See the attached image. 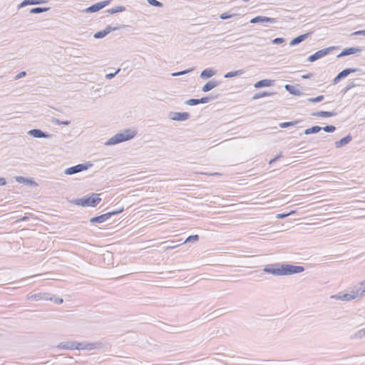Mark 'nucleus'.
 <instances>
[{"label":"nucleus","mask_w":365,"mask_h":365,"mask_svg":"<svg viewBox=\"0 0 365 365\" xmlns=\"http://www.w3.org/2000/svg\"><path fill=\"white\" fill-rule=\"evenodd\" d=\"M304 269L303 266L279 262L266 264L263 268L264 272L274 276L292 275L301 273L304 272Z\"/></svg>","instance_id":"nucleus-1"},{"label":"nucleus","mask_w":365,"mask_h":365,"mask_svg":"<svg viewBox=\"0 0 365 365\" xmlns=\"http://www.w3.org/2000/svg\"><path fill=\"white\" fill-rule=\"evenodd\" d=\"M101 202L100 194L91 192L81 198L73 199L70 201L73 205L81 207H96Z\"/></svg>","instance_id":"nucleus-2"},{"label":"nucleus","mask_w":365,"mask_h":365,"mask_svg":"<svg viewBox=\"0 0 365 365\" xmlns=\"http://www.w3.org/2000/svg\"><path fill=\"white\" fill-rule=\"evenodd\" d=\"M137 134V131L131 129H126L122 133H119L111 137L106 143L107 145H113L133 138Z\"/></svg>","instance_id":"nucleus-3"},{"label":"nucleus","mask_w":365,"mask_h":365,"mask_svg":"<svg viewBox=\"0 0 365 365\" xmlns=\"http://www.w3.org/2000/svg\"><path fill=\"white\" fill-rule=\"evenodd\" d=\"M93 166V163L91 162H87L86 163H81L78 164L74 166H71L70 168H68L65 170L64 173L66 175H73L84 170H88V168H91Z\"/></svg>","instance_id":"nucleus-4"},{"label":"nucleus","mask_w":365,"mask_h":365,"mask_svg":"<svg viewBox=\"0 0 365 365\" xmlns=\"http://www.w3.org/2000/svg\"><path fill=\"white\" fill-rule=\"evenodd\" d=\"M361 71L359 68H347L339 72L332 80V84L336 85L340 82L342 79L347 77L350 73Z\"/></svg>","instance_id":"nucleus-5"},{"label":"nucleus","mask_w":365,"mask_h":365,"mask_svg":"<svg viewBox=\"0 0 365 365\" xmlns=\"http://www.w3.org/2000/svg\"><path fill=\"white\" fill-rule=\"evenodd\" d=\"M123 27H125V25H121V26H114V27L110 25H108L106 27L105 29L96 32L93 35V37L96 39L103 38L106 36H107L109 33H110L111 31L118 30Z\"/></svg>","instance_id":"nucleus-6"},{"label":"nucleus","mask_w":365,"mask_h":365,"mask_svg":"<svg viewBox=\"0 0 365 365\" xmlns=\"http://www.w3.org/2000/svg\"><path fill=\"white\" fill-rule=\"evenodd\" d=\"M111 0H105L97 2L91 6L86 8L84 11L86 13H94L100 11L110 3Z\"/></svg>","instance_id":"nucleus-7"},{"label":"nucleus","mask_w":365,"mask_h":365,"mask_svg":"<svg viewBox=\"0 0 365 365\" xmlns=\"http://www.w3.org/2000/svg\"><path fill=\"white\" fill-rule=\"evenodd\" d=\"M190 117V115L187 112H170L168 118L172 120L175 121H185Z\"/></svg>","instance_id":"nucleus-8"},{"label":"nucleus","mask_w":365,"mask_h":365,"mask_svg":"<svg viewBox=\"0 0 365 365\" xmlns=\"http://www.w3.org/2000/svg\"><path fill=\"white\" fill-rule=\"evenodd\" d=\"M28 135L35 138H50L52 135L38 128L31 129L28 131Z\"/></svg>","instance_id":"nucleus-9"},{"label":"nucleus","mask_w":365,"mask_h":365,"mask_svg":"<svg viewBox=\"0 0 365 365\" xmlns=\"http://www.w3.org/2000/svg\"><path fill=\"white\" fill-rule=\"evenodd\" d=\"M250 22L251 24H259V23L274 24V23L277 22V19L267 17V16H257L252 18Z\"/></svg>","instance_id":"nucleus-10"},{"label":"nucleus","mask_w":365,"mask_h":365,"mask_svg":"<svg viewBox=\"0 0 365 365\" xmlns=\"http://www.w3.org/2000/svg\"><path fill=\"white\" fill-rule=\"evenodd\" d=\"M356 294H357L356 296V295L351 294L349 293V292H347V293L339 292L338 294H335V295L331 296V298H334V299H340V300H342V301L349 302V301H351L353 299H355L358 298L359 293H356Z\"/></svg>","instance_id":"nucleus-11"},{"label":"nucleus","mask_w":365,"mask_h":365,"mask_svg":"<svg viewBox=\"0 0 365 365\" xmlns=\"http://www.w3.org/2000/svg\"><path fill=\"white\" fill-rule=\"evenodd\" d=\"M362 51V48L360 47H349L344 48L341 52L337 55V58H341L344 56H349L351 54H355L359 52H361Z\"/></svg>","instance_id":"nucleus-12"},{"label":"nucleus","mask_w":365,"mask_h":365,"mask_svg":"<svg viewBox=\"0 0 365 365\" xmlns=\"http://www.w3.org/2000/svg\"><path fill=\"white\" fill-rule=\"evenodd\" d=\"M79 342L77 341H65L60 343L56 347L58 349H69V350H73V349H78V346Z\"/></svg>","instance_id":"nucleus-13"},{"label":"nucleus","mask_w":365,"mask_h":365,"mask_svg":"<svg viewBox=\"0 0 365 365\" xmlns=\"http://www.w3.org/2000/svg\"><path fill=\"white\" fill-rule=\"evenodd\" d=\"M336 46H329L327 48H324L314 53V57H316L317 60H319L327 55H329L332 51L336 49Z\"/></svg>","instance_id":"nucleus-14"},{"label":"nucleus","mask_w":365,"mask_h":365,"mask_svg":"<svg viewBox=\"0 0 365 365\" xmlns=\"http://www.w3.org/2000/svg\"><path fill=\"white\" fill-rule=\"evenodd\" d=\"M48 0H24L18 5V9L29 5H39L48 3Z\"/></svg>","instance_id":"nucleus-15"},{"label":"nucleus","mask_w":365,"mask_h":365,"mask_svg":"<svg viewBox=\"0 0 365 365\" xmlns=\"http://www.w3.org/2000/svg\"><path fill=\"white\" fill-rule=\"evenodd\" d=\"M110 219V215L107 213L102 214L96 217H93L89 220L91 224H101Z\"/></svg>","instance_id":"nucleus-16"},{"label":"nucleus","mask_w":365,"mask_h":365,"mask_svg":"<svg viewBox=\"0 0 365 365\" xmlns=\"http://www.w3.org/2000/svg\"><path fill=\"white\" fill-rule=\"evenodd\" d=\"M312 31L307 32L306 34L299 35V36L294 38L293 39L291 40V41L289 43V46H294L299 44L302 41H305L312 34Z\"/></svg>","instance_id":"nucleus-17"},{"label":"nucleus","mask_w":365,"mask_h":365,"mask_svg":"<svg viewBox=\"0 0 365 365\" xmlns=\"http://www.w3.org/2000/svg\"><path fill=\"white\" fill-rule=\"evenodd\" d=\"M274 81L271 79H262L258 81L254 84L255 88H261L264 87H270L274 85Z\"/></svg>","instance_id":"nucleus-18"},{"label":"nucleus","mask_w":365,"mask_h":365,"mask_svg":"<svg viewBox=\"0 0 365 365\" xmlns=\"http://www.w3.org/2000/svg\"><path fill=\"white\" fill-rule=\"evenodd\" d=\"M15 180L19 183H24L25 185H28L31 187L38 185V184L32 178H25L23 176H16V177H15Z\"/></svg>","instance_id":"nucleus-19"},{"label":"nucleus","mask_w":365,"mask_h":365,"mask_svg":"<svg viewBox=\"0 0 365 365\" xmlns=\"http://www.w3.org/2000/svg\"><path fill=\"white\" fill-rule=\"evenodd\" d=\"M352 140V136L351 134H348L345 137L341 138L339 140L334 142V146L336 148H339L345 146Z\"/></svg>","instance_id":"nucleus-20"},{"label":"nucleus","mask_w":365,"mask_h":365,"mask_svg":"<svg viewBox=\"0 0 365 365\" xmlns=\"http://www.w3.org/2000/svg\"><path fill=\"white\" fill-rule=\"evenodd\" d=\"M220 84V81L212 80L207 82L202 88V91L205 93L209 92Z\"/></svg>","instance_id":"nucleus-21"},{"label":"nucleus","mask_w":365,"mask_h":365,"mask_svg":"<svg viewBox=\"0 0 365 365\" xmlns=\"http://www.w3.org/2000/svg\"><path fill=\"white\" fill-rule=\"evenodd\" d=\"M359 79H354L349 82V83L341 91L342 95L346 94L350 89L356 86H360L361 84L358 82Z\"/></svg>","instance_id":"nucleus-22"},{"label":"nucleus","mask_w":365,"mask_h":365,"mask_svg":"<svg viewBox=\"0 0 365 365\" xmlns=\"http://www.w3.org/2000/svg\"><path fill=\"white\" fill-rule=\"evenodd\" d=\"M216 74V71L212 68L204 69L200 73V78L202 79H208Z\"/></svg>","instance_id":"nucleus-23"},{"label":"nucleus","mask_w":365,"mask_h":365,"mask_svg":"<svg viewBox=\"0 0 365 365\" xmlns=\"http://www.w3.org/2000/svg\"><path fill=\"white\" fill-rule=\"evenodd\" d=\"M312 115L321 117V118H329L336 115V113L334 111H317L312 113Z\"/></svg>","instance_id":"nucleus-24"},{"label":"nucleus","mask_w":365,"mask_h":365,"mask_svg":"<svg viewBox=\"0 0 365 365\" xmlns=\"http://www.w3.org/2000/svg\"><path fill=\"white\" fill-rule=\"evenodd\" d=\"M284 88L287 91H288L290 94L294 96H301L302 95V92L297 88L294 86L290 84H286L284 86Z\"/></svg>","instance_id":"nucleus-25"},{"label":"nucleus","mask_w":365,"mask_h":365,"mask_svg":"<svg viewBox=\"0 0 365 365\" xmlns=\"http://www.w3.org/2000/svg\"><path fill=\"white\" fill-rule=\"evenodd\" d=\"M360 290H363V289L361 288V286L360 285L359 282L349 289V292L351 294L356 296V293H359L358 298L361 297L364 295L360 294V292H361Z\"/></svg>","instance_id":"nucleus-26"},{"label":"nucleus","mask_w":365,"mask_h":365,"mask_svg":"<svg viewBox=\"0 0 365 365\" xmlns=\"http://www.w3.org/2000/svg\"><path fill=\"white\" fill-rule=\"evenodd\" d=\"M218 96H219L218 94L215 95L213 93H212L211 94H210L207 96H204V97H202L201 98H199L200 101V103H209L212 101L217 99L218 98Z\"/></svg>","instance_id":"nucleus-27"},{"label":"nucleus","mask_w":365,"mask_h":365,"mask_svg":"<svg viewBox=\"0 0 365 365\" xmlns=\"http://www.w3.org/2000/svg\"><path fill=\"white\" fill-rule=\"evenodd\" d=\"M245 73L244 69H240L234 71H230L225 74L224 77L225 78H231L235 76H241Z\"/></svg>","instance_id":"nucleus-28"},{"label":"nucleus","mask_w":365,"mask_h":365,"mask_svg":"<svg viewBox=\"0 0 365 365\" xmlns=\"http://www.w3.org/2000/svg\"><path fill=\"white\" fill-rule=\"evenodd\" d=\"M322 130V127L319 125H314L311 128H307L304 131V134L305 135H310V134H315L318 133L319 131Z\"/></svg>","instance_id":"nucleus-29"},{"label":"nucleus","mask_w":365,"mask_h":365,"mask_svg":"<svg viewBox=\"0 0 365 365\" xmlns=\"http://www.w3.org/2000/svg\"><path fill=\"white\" fill-rule=\"evenodd\" d=\"M276 94H277V93H275V92L270 93V92H267V91H260V92L255 93L253 96L252 100H257V99H259V98H261L263 97L273 96V95H276Z\"/></svg>","instance_id":"nucleus-30"},{"label":"nucleus","mask_w":365,"mask_h":365,"mask_svg":"<svg viewBox=\"0 0 365 365\" xmlns=\"http://www.w3.org/2000/svg\"><path fill=\"white\" fill-rule=\"evenodd\" d=\"M78 350H93L94 343L79 342Z\"/></svg>","instance_id":"nucleus-31"},{"label":"nucleus","mask_w":365,"mask_h":365,"mask_svg":"<svg viewBox=\"0 0 365 365\" xmlns=\"http://www.w3.org/2000/svg\"><path fill=\"white\" fill-rule=\"evenodd\" d=\"M50 7H34L29 10L30 14H37L48 11Z\"/></svg>","instance_id":"nucleus-32"},{"label":"nucleus","mask_w":365,"mask_h":365,"mask_svg":"<svg viewBox=\"0 0 365 365\" xmlns=\"http://www.w3.org/2000/svg\"><path fill=\"white\" fill-rule=\"evenodd\" d=\"M125 10H126L125 6H116L115 8H112V9H108L106 11V12L110 14H116V13H118V12L125 11Z\"/></svg>","instance_id":"nucleus-33"},{"label":"nucleus","mask_w":365,"mask_h":365,"mask_svg":"<svg viewBox=\"0 0 365 365\" xmlns=\"http://www.w3.org/2000/svg\"><path fill=\"white\" fill-rule=\"evenodd\" d=\"M45 295H46L45 292H43V293L39 292V293L31 294L29 297V299L35 300V301H40V300H43V296H45Z\"/></svg>","instance_id":"nucleus-34"},{"label":"nucleus","mask_w":365,"mask_h":365,"mask_svg":"<svg viewBox=\"0 0 365 365\" xmlns=\"http://www.w3.org/2000/svg\"><path fill=\"white\" fill-rule=\"evenodd\" d=\"M298 122L299 121H297V120L283 122V123H280L279 124V126L281 128H286L294 126V125H297L298 123Z\"/></svg>","instance_id":"nucleus-35"},{"label":"nucleus","mask_w":365,"mask_h":365,"mask_svg":"<svg viewBox=\"0 0 365 365\" xmlns=\"http://www.w3.org/2000/svg\"><path fill=\"white\" fill-rule=\"evenodd\" d=\"M363 337H365V328L357 331L351 336V339H361Z\"/></svg>","instance_id":"nucleus-36"},{"label":"nucleus","mask_w":365,"mask_h":365,"mask_svg":"<svg viewBox=\"0 0 365 365\" xmlns=\"http://www.w3.org/2000/svg\"><path fill=\"white\" fill-rule=\"evenodd\" d=\"M194 70V68H187V69H185V70H183V71H179V72H175V73H173L171 74L172 76H182V75H185V74H187L188 73H190L192 72V71Z\"/></svg>","instance_id":"nucleus-37"},{"label":"nucleus","mask_w":365,"mask_h":365,"mask_svg":"<svg viewBox=\"0 0 365 365\" xmlns=\"http://www.w3.org/2000/svg\"><path fill=\"white\" fill-rule=\"evenodd\" d=\"M199 98H190L185 101V104L187 106H197L198 104H200Z\"/></svg>","instance_id":"nucleus-38"},{"label":"nucleus","mask_w":365,"mask_h":365,"mask_svg":"<svg viewBox=\"0 0 365 365\" xmlns=\"http://www.w3.org/2000/svg\"><path fill=\"white\" fill-rule=\"evenodd\" d=\"M235 16H237L236 14H232V13H230V11H227V12L220 14V19L222 20H226V19L232 18Z\"/></svg>","instance_id":"nucleus-39"},{"label":"nucleus","mask_w":365,"mask_h":365,"mask_svg":"<svg viewBox=\"0 0 365 365\" xmlns=\"http://www.w3.org/2000/svg\"><path fill=\"white\" fill-rule=\"evenodd\" d=\"M199 238L198 235H190L186 238L183 243L197 242L199 240Z\"/></svg>","instance_id":"nucleus-40"},{"label":"nucleus","mask_w":365,"mask_h":365,"mask_svg":"<svg viewBox=\"0 0 365 365\" xmlns=\"http://www.w3.org/2000/svg\"><path fill=\"white\" fill-rule=\"evenodd\" d=\"M322 130L327 133H334L336 128L333 125H327L324 127H322Z\"/></svg>","instance_id":"nucleus-41"},{"label":"nucleus","mask_w":365,"mask_h":365,"mask_svg":"<svg viewBox=\"0 0 365 365\" xmlns=\"http://www.w3.org/2000/svg\"><path fill=\"white\" fill-rule=\"evenodd\" d=\"M124 211V207H122L120 208H118V209H115V210H113L111 211H109L108 212H106L107 214H109L110 215V218L114 215H118L121 212H123Z\"/></svg>","instance_id":"nucleus-42"},{"label":"nucleus","mask_w":365,"mask_h":365,"mask_svg":"<svg viewBox=\"0 0 365 365\" xmlns=\"http://www.w3.org/2000/svg\"><path fill=\"white\" fill-rule=\"evenodd\" d=\"M324 99V96L323 95H320L317 97L309 98L307 99V101L311 103H319L322 101Z\"/></svg>","instance_id":"nucleus-43"},{"label":"nucleus","mask_w":365,"mask_h":365,"mask_svg":"<svg viewBox=\"0 0 365 365\" xmlns=\"http://www.w3.org/2000/svg\"><path fill=\"white\" fill-rule=\"evenodd\" d=\"M148 2L153 6L160 7L163 6V4L157 0H148Z\"/></svg>","instance_id":"nucleus-44"},{"label":"nucleus","mask_w":365,"mask_h":365,"mask_svg":"<svg viewBox=\"0 0 365 365\" xmlns=\"http://www.w3.org/2000/svg\"><path fill=\"white\" fill-rule=\"evenodd\" d=\"M285 41V39L282 37H277L272 40L273 44H281Z\"/></svg>","instance_id":"nucleus-45"},{"label":"nucleus","mask_w":365,"mask_h":365,"mask_svg":"<svg viewBox=\"0 0 365 365\" xmlns=\"http://www.w3.org/2000/svg\"><path fill=\"white\" fill-rule=\"evenodd\" d=\"M294 212H295V211L292 210L288 213H280L277 215V219H284V218L288 217L289 215L294 214Z\"/></svg>","instance_id":"nucleus-46"},{"label":"nucleus","mask_w":365,"mask_h":365,"mask_svg":"<svg viewBox=\"0 0 365 365\" xmlns=\"http://www.w3.org/2000/svg\"><path fill=\"white\" fill-rule=\"evenodd\" d=\"M53 122H55L56 124H57V125H68L71 123V121H69V120H61L59 119H55L53 120Z\"/></svg>","instance_id":"nucleus-47"},{"label":"nucleus","mask_w":365,"mask_h":365,"mask_svg":"<svg viewBox=\"0 0 365 365\" xmlns=\"http://www.w3.org/2000/svg\"><path fill=\"white\" fill-rule=\"evenodd\" d=\"M120 71V68L117 69L114 73H110L106 75V79H112L115 76V75Z\"/></svg>","instance_id":"nucleus-48"},{"label":"nucleus","mask_w":365,"mask_h":365,"mask_svg":"<svg viewBox=\"0 0 365 365\" xmlns=\"http://www.w3.org/2000/svg\"><path fill=\"white\" fill-rule=\"evenodd\" d=\"M104 347V344L102 342L98 341L94 342L93 349H101Z\"/></svg>","instance_id":"nucleus-49"},{"label":"nucleus","mask_w":365,"mask_h":365,"mask_svg":"<svg viewBox=\"0 0 365 365\" xmlns=\"http://www.w3.org/2000/svg\"><path fill=\"white\" fill-rule=\"evenodd\" d=\"M26 76V71H21L20 73H19L16 77L14 78L15 80H18V79H20L24 76Z\"/></svg>","instance_id":"nucleus-50"},{"label":"nucleus","mask_w":365,"mask_h":365,"mask_svg":"<svg viewBox=\"0 0 365 365\" xmlns=\"http://www.w3.org/2000/svg\"><path fill=\"white\" fill-rule=\"evenodd\" d=\"M351 35H354V36H361V35L365 36V29L355 31V32L352 33Z\"/></svg>","instance_id":"nucleus-51"},{"label":"nucleus","mask_w":365,"mask_h":365,"mask_svg":"<svg viewBox=\"0 0 365 365\" xmlns=\"http://www.w3.org/2000/svg\"><path fill=\"white\" fill-rule=\"evenodd\" d=\"M53 301L57 304H61L63 303V299L62 298H59V297H54L53 298Z\"/></svg>","instance_id":"nucleus-52"},{"label":"nucleus","mask_w":365,"mask_h":365,"mask_svg":"<svg viewBox=\"0 0 365 365\" xmlns=\"http://www.w3.org/2000/svg\"><path fill=\"white\" fill-rule=\"evenodd\" d=\"M359 284L363 289V290H361V292H360V294H365V280L360 282Z\"/></svg>","instance_id":"nucleus-53"},{"label":"nucleus","mask_w":365,"mask_h":365,"mask_svg":"<svg viewBox=\"0 0 365 365\" xmlns=\"http://www.w3.org/2000/svg\"><path fill=\"white\" fill-rule=\"evenodd\" d=\"M313 76H314V73H307V74L302 75V78L303 79H309V78H312V77H313Z\"/></svg>","instance_id":"nucleus-54"},{"label":"nucleus","mask_w":365,"mask_h":365,"mask_svg":"<svg viewBox=\"0 0 365 365\" xmlns=\"http://www.w3.org/2000/svg\"><path fill=\"white\" fill-rule=\"evenodd\" d=\"M316 61H317V60L316 57H314V53L309 56L307 58V61H309V62H314Z\"/></svg>","instance_id":"nucleus-55"},{"label":"nucleus","mask_w":365,"mask_h":365,"mask_svg":"<svg viewBox=\"0 0 365 365\" xmlns=\"http://www.w3.org/2000/svg\"><path fill=\"white\" fill-rule=\"evenodd\" d=\"M6 184V180L5 178L0 177V186L5 185Z\"/></svg>","instance_id":"nucleus-56"},{"label":"nucleus","mask_w":365,"mask_h":365,"mask_svg":"<svg viewBox=\"0 0 365 365\" xmlns=\"http://www.w3.org/2000/svg\"><path fill=\"white\" fill-rule=\"evenodd\" d=\"M50 294L46 293V295L43 296V300H50L53 301V297H50Z\"/></svg>","instance_id":"nucleus-57"},{"label":"nucleus","mask_w":365,"mask_h":365,"mask_svg":"<svg viewBox=\"0 0 365 365\" xmlns=\"http://www.w3.org/2000/svg\"><path fill=\"white\" fill-rule=\"evenodd\" d=\"M29 216L26 215L23 216L19 220L22 221V222H26V221L29 220Z\"/></svg>","instance_id":"nucleus-58"},{"label":"nucleus","mask_w":365,"mask_h":365,"mask_svg":"<svg viewBox=\"0 0 365 365\" xmlns=\"http://www.w3.org/2000/svg\"><path fill=\"white\" fill-rule=\"evenodd\" d=\"M282 157V153L280 152L279 154H277L274 158L275 160H277L278 159H279L280 158Z\"/></svg>","instance_id":"nucleus-59"},{"label":"nucleus","mask_w":365,"mask_h":365,"mask_svg":"<svg viewBox=\"0 0 365 365\" xmlns=\"http://www.w3.org/2000/svg\"><path fill=\"white\" fill-rule=\"evenodd\" d=\"M276 161H277V160H274V158H272V159H270V160H269V165H272V164H273L274 163H275Z\"/></svg>","instance_id":"nucleus-60"},{"label":"nucleus","mask_w":365,"mask_h":365,"mask_svg":"<svg viewBox=\"0 0 365 365\" xmlns=\"http://www.w3.org/2000/svg\"><path fill=\"white\" fill-rule=\"evenodd\" d=\"M220 174L219 173H214L212 174V175H215V176H217V175H220Z\"/></svg>","instance_id":"nucleus-61"},{"label":"nucleus","mask_w":365,"mask_h":365,"mask_svg":"<svg viewBox=\"0 0 365 365\" xmlns=\"http://www.w3.org/2000/svg\"><path fill=\"white\" fill-rule=\"evenodd\" d=\"M178 245H175V244H173V246H170V248H174V247H178Z\"/></svg>","instance_id":"nucleus-62"},{"label":"nucleus","mask_w":365,"mask_h":365,"mask_svg":"<svg viewBox=\"0 0 365 365\" xmlns=\"http://www.w3.org/2000/svg\"><path fill=\"white\" fill-rule=\"evenodd\" d=\"M178 245H175V244H173V246H170V248H174V247H178Z\"/></svg>","instance_id":"nucleus-63"},{"label":"nucleus","mask_w":365,"mask_h":365,"mask_svg":"<svg viewBox=\"0 0 365 365\" xmlns=\"http://www.w3.org/2000/svg\"><path fill=\"white\" fill-rule=\"evenodd\" d=\"M242 1L247 2V1H249L250 0H242Z\"/></svg>","instance_id":"nucleus-64"}]
</instances>
